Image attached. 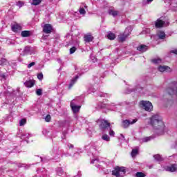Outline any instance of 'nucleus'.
Here are the masks:
<instances>
[{"label":"nucleus","instance_id":"f257e3e1","mask_svg":"<svg viewBox=\"0 0 177 177\" xmlns=\"http://www.w3.org/2000/svg\"><path fill=\"white\" fill-rule=\"evenodd\" d=\"M150 125L156 131H164V122H162V118L158 114L153 115L150 118Z\"/></svg>","mask_w":177,"mask_h":177},{"label":"nucleus","instance_id":"f03ea898","mask_svg":"<svg viewBox=\"0 0 177 177\" xmlns=\"http://www.w3.org/2000/svg\"><path fill=\"white\" fill-rule=\"evenodd\" d=\"M140 105L145 111H153V104L149 101H141L140 102Z\"/></svg>","mask_w":177,"mask_h":177},{"label":"nucleus","instance_id":"7ed1b4c3","mask_svg":"<svg viewBox=\"0 0 177 177\" xmlns=\"http://www.w3.org/2000/svg\"><path fill=\"white\" fill-rule=\"evenodd\" d=\"M120 172H122L123 174H125V172H127L125 167H120V166L115 167L114 169L112 171V175H113V176L120 177L121 176V175L120 174Z\"/></svg>","mask_w":177,"mask_h":177},{"label":"nucleus","instance_id":"20e7f679","mask_svg":"<svg viewBox=\"0 0 177 177\" xmlns=\"http://www.w3.org/2000/svg\"><path fill=\"white\" fill-rule=\"evenodd\" d=\"M136 122H138V119H134L131 122L129 120H125L122 121V127L127 129L129 125H133V124H136Z\"/></svg>","mask_w":177,"mask_h":177},{"label":"nucleus","instance_id":"39448f33","mask_svg":"<svg viewBox=\"0 0 177 177\" xmlns=\"http://www.w3.org/2000/svg\"><path fill=\"white\" fill-rule=\"evenodd\" d=\"M110 127H111V124L107 120L104 119L101 120L100 124V129H107L108 128H110Z\"/></svg>","mask_w":177,"mask_h":177},{"label":"nucleus","instance_id":"423d86ee","mask_svg":"<svg viewBox=\"0 0 177 177\" xmlns=\"http://www.w3.org/2000/svg\"><path fill=\"white\" fill-rule=\"evenodd\" d=\"M53 30L52 25L49 24H46L43 27V32L45 34H50Z\"/></svg>","mask_w":177,"mask_h":177},{"label":"nucleus","instance_id":"0eeeda50","mask_svg":"<svg viewBox=\"0 0 177 177\" xmlns=\"http://www.w3.org/2000/svg\"><path fill=\"white\" fill-rule=\"evenodd\" d=\"M71 108L72 109V111L74 114H76V113H78V111L81 110V106H77L73 102H71Z\"/></svg>","mask_w":177,"mask_h":177},{"label":"nucleus","instance_id":"6e6552de","mask_svg":"<svg viewBox=\"0 0 177 177\" xmlns=\"http://www.w3.org/2000/svg\"><path fill=\"white\" fill-rule=\"evenodd\" d=\"M11 30L13 32H18V31H21V26L19 24H15L11 26Z\"/></svg>","mask_w":177,"mask_h":177},{"label":"nucleus","instance_id":"1a4fd4ad","mask_svg":"<svg viewBox=\"0 0 177 177\" xmlns=\"http://www.w3.org/2000/svg\"><path fill=\"white\" fill-rule=\"evenodd\" d=\"M158 71H160V73H164V71L169 73L171 71V68H169V66H160L158 67Z\"/></svg>","mask_w":177,"mask_h":177},{"label":"nucleus","instance_id":"9d476101","mask_svg":"<svg viewBox=\"0 0 177 177\" xmlns=\"http://www.w3.org/2000/svg\"><path fill=\"white\" fill-rule=\"evenodd\" d=\"M164 24H165V21L161 19H158L155 23V27L156 28H162V27H164Z\"/></svg>","mask_w":177,"mask_h":177},{"label":"nucleus","instance_id":"9b49d317","mask_svg":"<svg viewBox=\"0 0 177 177\" xmlns=\"http://www.w3.org/2000/svg\"><path fill=\"white\" fill-rule=\"evenodd\" d=\"M24 85L26 88H32L35 85V80H28L24 82Z\"/></svg>","mask_w":177,"mask_h":177},{"label":"nucleus","instance_id":"f8f14e48","mask_svg":"<svg viewBox=\"0 0 177 177\" xmlns=\"http://www.w3.org/2000/svg\"><path fill=\"white\" fill-rule=\"evenodd\" d=\"M93 36L91 33L85 35L84 37V39L85 42H92L93 41Z\"/></svg>","mask_w":177,"mask_h":177},{"label":"nucleus","instance_id":"ddd939ff","mask_svg":"<svg viewBox=\"0 0 177 177\" xmlns=\"http://www.w3.org/2000/svg\"><path fill=\"white\" fill-rule=\"evenodd\" d=\"M128 35H129V34L127 35L125 34V32L120 34V35H118V39L120 42H124L125 41V39H127V38H128Z\"/></svg>","mask_w":177,"mask_h":177},{"label":"nucleus","instance_id":"4468645a","mask_svg":"<svg viewBox=\"0 0 177 177\" xmlns=\"http://www.w3.org/2000/svg\"><path fill=\"white\" fill-rule=\"evenodd\" d=\"M167 171H168L169 172H175L176 171H177V165L173 164L171 166L167 167Z\"/></svg>","mask_w":177,"mask_h":177},{"label":"nucleus","instance_id":"2eb2a0df","mask_svg":"<svg viewBox=\"0 0 177 177\" xmlns=\"http://www.w3.org/2000/svg\"><path fill=\"white\" fill-rule=\"evenodd\" d=\"M21 35L23 37V38H28V37L31 35V32L29 30H24L21 32Z\"/></svg>","mask_w":177,"mask_h":177},{"label":"nucleus","instance_id":"dca6fc26","mask_svg":"<svg viewBox=\"0 0 177 177\" xmlns=\"http://www.w3.org/2000/svg\"><path fill=\"white\" fill-rule=\"evenodd\" d=\"M137 50H139L140 52H146V50H147V46L142 44L137 47Z\"/></svg>","mask_w":177,"mask_h":177},{"label":"nucleus","instance_id":"f3484780","mask_svg":"<svg viewBox=\"0 0 177 177\" xmlns=\"http://www.w3.org/2000/svg\"><path fill=\"white\" fill-rule=\"evenodd\" d=\"M77 80H78V76H75V78L71 81V83L69 84V86H68V89H71L73 88V86H74V84L77 82Z\"/></svg>","mask_w":177,"mask_h":177},{"label":"nucleus","instance_id":"a211bd4d","mask_svg":"<svg viewBox=\"0 0 177 177\" xmlns=\"http://www.w3.org/2000/svg\"><path fill=\"white\" fill-rule=\"evenodd\" d=\"M106 37H107L108 39H110V41H114V39H115V34H114L111 32L108 33Z\"/></svg>","mask_w":177,"mask_h":177},{"label":"nucleus","instance_id":"6ab92c4d","mask_svg":"<svg viewBox=\"0 0 177 177\" xmlns=\"http://www.w3.org/2000/svg\"><path fill=\"white\" fill-rule=\"evenodd\" d=\"M7 64H9V62L8 60L5 58H1L0 59V66H6Z\"/></svg>","mask_w":177,"mask_h":177},{"label":"nucleus","instance_id":"aec40b11","mask_svg":"<svg viewBox=\"0 0 177 177\" xmlns=\"http://www.w3.org/2000/svg\"><path fill=\"white\" fill-rule=\"evenodd\" d=\"M109 15H111V16H113V17H115V16L118 15V11H116L114 10H110Z\"/></svg>","mask_w":177,"mask_h":177},{"label":"nucleus","instance_id":"412c9836","mask_svg":"<svg viewBox=\"0 0 177 177\" xmlns=\"http://www.w3.org/2000/svg\"><path fill=\"white\" fill-rule=\"evenodd\" d=\"M159 39H164L165 38V32L160 31L158 35Z\"/></svg>","mask_w":177,"mask_h":177},{"label":"nucleus","instance_id":"4be33fe9","mask_svg":"<svg viewBox=\"0 0 177 177\" xmlns=\"http://www.w3.org/2000/svg\"><path fill=\"white\" fill-rule=\"evenodd\" d=\"M151 62L154 64H160V63H161V59L160 58L153 59L151 60Z\"/></svg>","mask_w":177,"mask_h":177},{"label":"nucleus","instance_id":"5701e85b","mask_svg":"<svg viewBox=\"0 0 177 177\" xmlns=\"http://www.w3.org/2000/svg\"><path fill=\"white\" fill-rule=\"evenodd\" d=\"M41 2H42V0H32V5H33L34 6H37L39 5Z\"/></svg>","mask_w":177,"mask_h":177},{"label":"nucleus","instance_id":"b1692460","mask_svg":"<svg viewBox=\"0 0 177 177\" xmlns=\"http://www.w3.org/2000/svg\"><path fill=\"white\" fill-rule=\"evenodd\" d=\"M102 139L103 140H106V142H110V137L107 134H104L102 136Z\"/></svg>","mask_w":177,"mask_h":177},{"label":"nucleus","instance_id":"393cba45","mask_svg":"<svg viewBox=\"0 0 177 177\" xmlns=\"http://www.w3.org/2000/svg\"><path fill=\"white\" fill-rule=\"evenodd\" d=\"M153 158L155 160H156V161H162V158L159 154L155 155Z\"/></svg>","mask_w":177,"mask_h":177},{"label":"nucleus","instance_id":"a878e982","mask_svg":"<svg viewBox=\"0 0 177 177\" xmlns=\"http://www.w3.org/2000/svg\"><path fill=\"white\" fill-rule=\"evenodd\" d=\"M136 177H146V174L143 172H137L136 174Z\"/></svg>","mask_w":177,"mask_h":177},{"label":"nucleus","instance_id":"bb28decb","mask_svg":"<svg viewBox=\"0 0 177 177\" xmlns=\"http://www.w3.org/2000/svg\"><path fill=\"white\" fill-rule=\"evenodd\" d=\"M27 123V119H21L20 121H19V125L20 127H23V125H24L25 124Z\"/></svg>","mask_w":177,"mask_h":177},{"label":"nucleus","instance_id":"cd10ccee","mask_svg":"<svg viewBox=\"0 0 177 177\" xmlns=\"http://www.w3.org/2000/svg\"><path fill=\"white\" fill-rule=\"evenodd\" d=\"M51 120H52V117H50V115H47L45 118L46 122H50Z\"/></svg>","mask_w":177,"mask_h":177},{"label":"nucleus","instance_id":"c85d7f7f","mask_svg":"<svg viewBox=\"0 0 177 177\" xmlns=\"http://www.w3.org/2000/svg\"><path fill=\"white\" fill-rule=\"evenodd\" d=\"M138 149H133L131 151V156L135 157V156H136V154H138Z\"/></svg>","mask_w":177,"mask_h":177},{"label":"nucleus","instance_id":"c756f323","mask_svg":"<svg viewBox=\"0 0 177 177\" xmlns=\"http://www.w3.org/2000/svg\"><path fill=\"white\" fill-rule=\"evenodd\" d=\"M79 12L80 13V15H85L86 13V11L84 8H81L79 10Z\"/></svg>","mask_w":177,"mask_h":177},{"label":"nucleus","instance_id":"7c9ffc66","mask_svg":"<svg viewBox=\"0 0 177 177\" xmlns=\"http://www.w3.org/2000/svg\"><path fill=\"white\" fill-rule=\"evenodd\" d=\"M36 94L37 95V96H41V95H42V89L41 88H38L36 91Z\"/></svg>","mask_w":177,"mask_h":177},{"label":"nucleus","instance_id":"2f4dec72","mask_svg":"<svg viewBox=\"0 0 177 177\" xmlns=\"http://www.w3.org/2000/svg\"><path fill=\"white\" fill-rule=\"evenodd\" d=\"M75 50H77V48H75V46L71 48H70L71 55H73V53H74L75 52Z\"/></svg>","mask_w":177,"mask_h":177},{"label":"nucleus","instance_id":"473e14b6","mask_svg":"<svg viewBox=\"0 0 177 177\" xmlns=\"http://www.w3.org/2000/svg\"><path fill=\"white\" fill-rule=\"evenodd\" d=\"M109 135L111 136H114V135H115V133L114 132V131H113V129H111V127H109Z\"/></svg>","mask_w":177,"mask_h":177},{"label":"nucleus","instance_id":"72a5a7b5","mask_svg":"<svg viewBox=\"0 0 177 177\" xmlns=\"http://www.w3.org/2000/svg\"><path fill=\"white\" fill-rule=\"evenodd\" d=\"M38 80H42L44 78V75L42 73H39L37 75Z\"/></svg>","mask_w":177,"mask_h":177},{"label":"nucleus","instance_id":"f704fd0d","mask_svg":"<svg viewBox=\"0 0 177 177\" xmlns=\"http://www.w3.org/2000/svg\"><path fill=\"white\" fill-rule=\"evenodd\" d=\"M33 66H35V62H31L28 65V68H31Z\"/></svg>","mask_w":177,"mask_h":177},{"label":"nucleus","instance_id":"c9c22d12","mask_svg":"<svg viewBox=\"0 0 177 177\" xmlns=\"http://www.w3.org/2000/svg\"><path fill=\"white\" fill-rule=\"evenodd\" d=\"M23 5H24L23 1H19L17 2V6H19V8H21V6H23Z\"/></svg>","mask_w":177,"mask_h":177},{"label":"nucleus","instance_id":"e433bc0d","mask_svg":"<svg viewBox=\"0 0 177 177\" xmlns=\"http://www.w3.org/2000/svg\"><path fill=\"white\" fill-rule=\"evenodd\" d=\"M151 138L150 137H147L145 138H144V142H149V140H151Z\"/></svg>","mask_w":177,"mask_h":177},{"label":"nucleus","instance_id":"4c0bfd02","mask_svg":"<svg viewBox=\"0 0 177 177\" xmlns=\"http://www.w3.org/2000/svg\"><path fill=\"white\" fill-rule=\"evenodd\" d=\"M171 53H174V55H177V50H171Z\"/></svg>","mask_w":177,"mask_h":177},{"label":"nucleus","instance_id":"58836bf2","mask_svg":"<svg viewBox=\"0 0 177 177\" xmlns=\"http://www.w3.org/2000/svg\"><path fill=\"white\" fill-rule=\"evenodd\" d=\"M74 148V145L73 144H71L69 145V149H73Z\"/></svg>","mask_w":177,"mask_h":177},{"label":"nucleus","instance_id":"ea45409f","mask_svg":"<svg viewBox=\"0 0 177 177\" xmlns=\"http://www.w3.org/2000/svg\"><path fill=\"white\" fill-rule=\"evenodd\" d=\"M147 2H153V0H147Z\"/></svg>","mask_w":177,"mask_h":177},{"label":"nucleus","instance_id":"a19ab883","mask_svg":"<svg viewBox=\"0 0 177 177\" xmlns=\"http://www.w3.org/2000/svg\"><path fill=\"white\" fill-rule=\"evenodd\" d=\"M25 49H28V47L25 48Z\"/></svg>","mask_w":177,"mask_h":177}]
</instances>
